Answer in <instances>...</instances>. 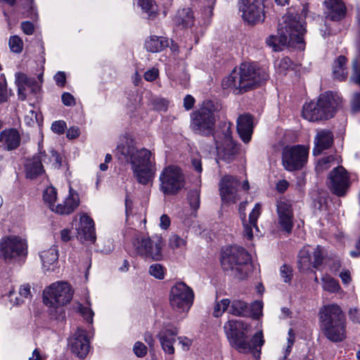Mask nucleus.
<instances>
[{"instance_id":"obj_3","label":"nucleus","mask_w":360,"mask_h":360,"mask_svg":"<svg viewBox=\"0 0 360 360\" xmlns=\"http://www.w3.org/2000/svg\"><path fill=\"white\" fill-rule=\"evenodd\" d=\"M341 103L342 98L337 93L326 92L321 94L316 102L305 103L302 115L310 122L328 120L334 116Z\"/></svg>"},{"instance_id":"obj_40","label":"nucleus","mask_w":360,"mask_h":360,"mask_svg":"<svg viewBox=\"0 0 360 360\" xmlns=\"http://www.w3.org/2000/svg\"><path fill=\"white\" fill-rule=\"evenodd\" d=\"M322 288L324 290L331 293L338 292L340 290L338 282L328 275L322 277Z\"/></svg>"},{"instance_id":"obj_28","label":"nucleus","mask_w":360,"mask_h":360,"mask_svg":"<svg viewBox=\"0 0 360 360\" xmlns=\"http://www.w3.org/2000/svg\"><path fill=\"white\" fill-rule=\"evenodd\" d=\"M325 14L328 18L338 21L346 13V6L342 0H326L324 1Z\"/></svg>"},{"instance_id":"obj_34","label":"nucleus","mask_w":360,"mask_h":360,"mask_svg":"<svg viewBox=\"0 0 360 360\" xmlns=\"http://www.w3.org/2000/svg\"><path fill=\"white\" fill-rule=\"evenodd\" d=\"M131 169L134 177L143 185L147 184L154 177L156 172L155 165L131 168Z\"/></svg>"},{"instance_id":"obj_53","label":"nucleus","mask_w":360,"mask_h":360,"mask_svg":"<svg viewBox=\"0 0 360 360\" xmlns=\"http://www.w3.org/2000/svg\"><path fill=\"white\" fill-rule=\"evenodd\" d=\"M295 342V333L293 332V330L290 328L288 330V346L284 352V356L283 358H287L288 356L290 354L292 347Z\"/></svg>"},{"instance_id":"obj_49","label":"nucleus","mask_w":360,"mask_h":360,"mask_svg":"<svg viewBox=\"0 0 360 360\" xmlns=\"http://www.w3.org/2000/svg\"><path fill=\"white\" fill-rule=\"evenodd\" d=\"M292 62L288 57H285L281 58L278 63L276 65V67L280 73L284 74L286 70L290 69L292 66Z\"/></svg>"},{"instance_id":"obj_13","label":"nucleus","mask_w":360,"mask_h":360,"mask_svg":"<svg viewBox=\"0 0 360 360\" xmlns=\"http://www.w3.org/2000/svg\"><path fill=\"white\" fill-rule=\"evenodd\" d=\"M239 11L249 24L261 22L264 19L263 0H239Z\"/></svg>"},{"instance_id":"obj_47","label":"nucleus","mask_w":360,"mask_h":360,"mask_svg":"<svg viewBox=\"0 0 360 360\" xmlns=\"http://www.w3.org/2000/svg\"><path fill=\"white\" fill-rule=\"evenodd\" d=\"M334 161V158L332 155L323 158L319 160L316 169L321 172L328 169L331 167V163Z\"/></svg>"},{"instance_id":"obj_56","label":"nucleus","mask_w":360,"mask_h":360,"mask_svg":"<svg viewBox=\"0 0 360 360\" xmlns=\"http://www.w3.org/2000/svg\"><path fill=\"white\" fill-rule=\"evenodd\" d=\"M66 124L64 121L59 120L54 122L51 125V129L53 132L61 134L64 132Z\"/></svg>"},{"instance_id":"obj_58","label":"nucleus","mask_w":360,"mask_h":360,"mask_svg":"<svg viewBox=\"0 0 360 360\" xmlns=\"http://www.w3.org/2000/svg\"><path fill=\"white\" fill-rule=\"evenodd\" d=\"M61 99H62L63 103L66 106H72V105H75V101L74 96L68 92L63 93L62 94Z\"/></svg>"},{"instance_id":"obj_8","label":"nucleus","mask_w":360,"mask_h":360,"mask_svg":"<svg viewBox=\"0 0 360 360\" xmlns=\"http://www.w3.org/2000/svg\"><path fill=\"white\" fill-rule=\"evenodd\" d=\"M194 294L191 288L184 283L174 285L169 292V304L177 314L187 313L193 302Z\"/></svg>"},{"instance_id":"obj_1","label":"nucleus","mask_w":360,"mask_h":360,"mask_svg":"<svg viewBox=\"0 0 360 360\" xmlns=\"http://www.w3.org/2000/svg\"><path fill=\"white\" fill-rule=\"evenodd\" d=\"M263 68L253 63H242L238 70H233L221 82L223 89L238 94L257 87L268 78Z\"/></svg>"},{"instance_id":"obj_15","label":"nucleus","mask_w":360,"mask_h":360,"mask_svg":"<svg viewBox=\"0 0 360 360\" xmlns=\"http://www.w3.org/2000/svg\"><path fill=\"white\" fill-rule=\"evenodd\" d=\"M298 259V266L300 270L308 271L311 267L317 269L322 263V248L319 245L315 248L305 246L300 251Z\"/></svg>"},{"instance_id":"obj_7","label":"nucleus","mask_w":360,"mask_h":360,"mask_svg":"<svg viewBox=\"0 0 360 360\" xmlns=\"http://www.w3.org/2000/svg\"><path fill=\"white\" fill-rule=\"evenodd\" d=\"M250 326L240 320L231 319L224 323V330L231 345L240 352L248 353L252 350L247 342V333Z\"/></svg>"},{"instance_id":"obj_22","label":"nucleus","mask_w":360,"mask_h":360,"mask_svg":"<svg viewBox=\"0 0 360 360\" xmlns=\"http://www.w3.org/2000/svg\"><path fill=\"white\" fill-rule=\"evenodd\" d=\"M319 315L321 326L345 320L342 310L337 304H330L322 307L319 310Z\"/></svg>"},{"instance_id":"obj_26","label":"nucleus","mask_w":360,"mask_h":360,"mask_svg":"<svg viewBox=\"0 0 360 360\" xmlns=\"http://www.w3.org/2000/svg\"><path fill=\"white\" fill-rule=\"evenodd\" d=\"M324 335L333 342H340L346 337L345 320L321 326Z\"/></svg>"},{"instance_id":"obj_52","label":"nucleus","mask_w":360,"mask_h":360,"mask_svg":"<svg viewBox=\"0 0 360 360\" xmlns=\"http://www.w3.org/2000/svg\"><path fill=\"white\" fill-rule=\"evenodd\" d=\"M78 310L87 321L89 323L93 322V316L94 314L90 307L79 305Z\"/></svg>"},{"instance_id":"obj_39","label":"nucleus","mask_w":360,"mask_h":360,"mask_svg":"<svg viewBox=\"0 0 360 360\" xmlns=\"http://www.w3.org/2000/svg\"><path fill=\"white\" fill-rule=\"evenodd\" d=\"M229 313L236 316H244L248 311V304L243 301L234 300L231 303Z\"/></svg>"},{"instance_id":"obj_31","label":"nucleus","mask_w":360,"mask_h":360,"mask_svg":"<svg viewBox=\"0 0 360 360\" xmlns=\"http://www.w3.org/2000/svg\"><path fill=\"white\" fill-rule=\"evenodd\" d=\"M79 205L78 194L70 188V195L65 200L58 204L55 207V212L60 214H69L72 213Z\"/></svg>"},{"instance_id":"obj_43","label":"nucleus","mask_w":360,"mask_h":360,"mask_svg":"<svg viewBox=\"0 0 360 360\" xmlns=\"http://www.w3.org/2000/svg\"><path fill=\"white\" fill-rule=\"evenodd\" d=\"M187 198L191 207L194 210H197L199 208L200 203V189L195 188L191 190L188 193Z\"/></svg>"},{"instance_id":"obj_30","label":"nucleus","mask_w":360,"mask_h":360,"mask_svg":"<svg viewBox=\"0 0 360 360\" xmlns=\"http://www.w3.org/2000/svg\"><path fill=\"white\" fill-rule=\"evenodd\" d=\"M154 159L150 150L146 148L137 149L136 153L131 156L129 161L131 168L143 167L145 166L155 165V162L152 160Z\"/></svg>"},{"instance_id":"obj_11","label":"nucleus","mask_w":360,"mask_h":360,"mask_svg":"<svg viewBox=\"0 0 360 360\" xmlns=\"http://www.w3.org/2000/svg\"><path fill=\"white\" fill-rule=\"evenodd\" d=\"M72 297L70 285L65 282H58L51 284L44 291L45 304L56 307L68 304Z\"/></svg>"},{"instance_id":"obj_23","label":"nucleus","mask_w":360,"mask_h":360,"mask_svg":"<svg viewBox=\"0 0 360 360\" xmlns=\"http://www.w3.org/2000/svg\"><path fill=\"white\" fill-rule=\"evenodd\" d=\"M77 238L82 242L94 243L96 240L94 221L86 214L80 217L79 223L77 227Z\"/></svg>"},{"instance_id":"obj_44","label":"nucleus","mask_w":360,"mask_h":360,"mask_svg":"<svg viewBox=\"0 0 360 360\" xmlns=\"http://www.w3.org/2000/svg\"><path fill=\"white\" fill-rule=\"evenodd\" d=\"M141 8L148 14L150 17H153L157 13V6L153 0H136Z\"/></svg>"},{"instance_id":"obj_6","label":"nucleus","mask_w":360,"mask_h":360,"mask_svg":"<svg viewBox=\"0 0 360 360\" xmlns=\"http://www.w3.org/2000/svg\"><path fill=\"white\" fill-rule=\"evenodd\" d=\"M159 181L160 191L165 195H176L186 185L181 169L174 165H168L162 169L159 175Z\"/></svg>"},{"instance_id":"obj_45","label":"nucleus","mask_w":360,"mask_h":360,"mask_svg":"<svg viewBox=\"0 0 360 360\" xmlns=\"http://www.w3.org/2000/svg\"><path fill=\"white\" fill-rule=\"evenodd\" d=\"M230 304L229 299H222L217 302L214 307L213 316L217 318L221 316L228 309Z\"/></svg>"},{"instance_id":"obj_14","label":"nucleus","mask_w":360,"mask_h":360,"mask_svg":"<svg viewBox=\"0 0 360 360\" xmlns=\"http://www.w3.org/2000/svg\"><path fill=\"white\" fill-rule=\"evenodd\" d=\"M240 181L237 177L224 175L219 182V191L224 203H236L240 198Z\"/></svg>"},{"instance_id":"obj_29","label":"nucleus","mask_w":360,"mask_h":360,"mask_svg":"<svg viewBox=\"0 0 360 360\" xmlns=\"http://www.w3.org/2000/svg\"><path fill=\"white\" fill-rule=\"evenodd\" d=\"M237 131L243 142L248 143L250 141L253 131L252 115L250 114H244L238 117Z\"/></svg>"},{"instance_id":"obj_46","label":"nucleus","mask_w":360,"mask_h":360,"mask_svg":"<svg viewBox=\"0 0 360 360\" xmlns=\"http://www.w3.org/2000/svg\"><path fill=\"white\" fill-rule=\"evenodd\" d=\"M9 47L14 53H20L23 49L22 40L18 36H13L9 39Z\"/></svg>"},{"instance_id":"obj_16","label":"nucleus","mask_w":360,"mask_h":360,"mask_svg":"<svg viewBox=\"0 0 360 360\" xmlns=\"http://www.w3.org/2000/svg\"><path fill=\"white\" fill-rule=\"evenodd\" d=\"M216 148L219 155L227 161L231 160L237 153V146L232 140L230 124L224 125L223 136L216 139Z\"/></svg>"},{"instance_id":"obj_17","label":"nucleus","mask_w":360,"mask_h":360,"mask_svg":"<svg viewBox=\"0 0 360 360\" xmlns=\"http://www.w3.org/2000/svg\"><path fill=\"white\" fill-rule=\"evenodd\" d=\"M329 187L337 195H344L349 186V176L342 167L333 169L329 174Z\"/></svg>"},{"instance_id":"obj_51","label":"nucleus","mask_w":360,"mask_h":360,"mask_svg":"<svg viewBox=\"0 0 360 360\" xmlns=\"http://www.w3.org/2000/svg\"><path fill=\"white\" fill-rule=\"evenodd\" d=\"M133 351L136 356L143 357L147 354V347L143 342H136L134 345Z\"/></svg>"},{"instance_id":"obj_24","label":"nucleus","mask_w":360,"mask_h":360,"mask_svg":"<svg viewBox=\"0 0 360 360\" xmlns=\"http://www.w3.org/2000/svg\"><path fill=\"white\" fill-rule=\"evenodd\" d=\"M15 82L18 86V96L22 101L26 98V89L36 94L40 90V86L34 78L28 77L22 72H17L15 75Z\"/></svg>"},{"instance_id":"obj_55","label":"nucleus","mask_w":360,"mask_h":360,"mask_svg":"<svg viewBox=\"0 0 360 360\" xmlns=\"http://www.w3.org/2000/svg\"><path fill=\"white\" fill-rule=\"evenodd\" d=\"M280 273L285 282H289L292 278V268L288 265H283L281 267Z\"/></svg>"},{"instance_id":"obj_41","label":"nucleus","mask_w":360,"mask_h":360,"mask_svg":"<svg viewBox=\"0 0 360 360\" xmlns=\"http://www.w3.org/2000/svg\"><path fill=\"white\" fill-rule=\"evenodd\" d=\"M264 342L263 335L262 332L257 333L252 339V343L248 344L252 348L251 352L248 353H252L255 358L259 357L260 351L257 349V347H260L263 345Z\"/></svg>"},{"instance_id":"obj_64","label":"nucleus","mask_w":360,"mask_h":360,"mask_svg":"<svg viewBox=\"0 0 360 360\" xmlns=\"http://www.w3.org/2000/svg\"><path fill=\"white\" fill-rule=\"evenodd\" d=\"M60 240L63 242L70 241L72 238L71 229L68 228L62 229L60 232Z\"/></svg>"},{"instance_id":"obj_27","label":"nucleus","mask_w":360,"mask_h":360,"mask_svg":"<svg viewBox=\"0 0 360 360\" xmlns=\"http://www.w3.org/2000/svg\"><path fill=\"white\" fill-rule=\"evenodd\" d=\"M333 142V134L332 131L328 129H320L316 132L314 137V147L313 154L314 155H320L322 151L329 148Z\"/></svg>"},{"instance_id":"obj_60","label":"nucleus","mask_w":360,"mask_h":360,"mask_svg":"<svg viewBox=\"0 0 360 360\" xmlns=\"http://www.w3.org/2000/svg\"><path fill=\"white\" fill-rule=\"evenodd\" d=\"M351 105L354 112H360V93L354 94Z\"/></svg>"},{"instance_id":"obj_4","label":"nucleus","mask_w":360,"mask_h":360,"mask_svg":"<svg viewBox=\"0 0 360 360\" xmlns=\"http://www.w3.org/2000/svg\"><path fill=\"white\" fill-rule=\"evenodd\" d=\"M304 32V25L301 22L295 18L287 17L283 25H280L278 36H269L266 41L274 51H278L280 45L297 46L299 49H303L302 37Z\"/></svg>"},{"instance_id":"obj_18","label":"nucleus","mask_w":360,"mask_h":360,"mask_svg":"<svg viewBox=\"0 0 360 360\" xmlns=\"http://www.w3.org/2000/svg\"><path fill=\"white\" fill-rule=\"evenodd\" d=\"M246 202H243L240 204L239 206V212L240 213L241 217L243 219V224L244 228V236L248 239L252 240L254 236V230L255 232H259L258 227L257 226V222L259 217L261 214L262 205L260 203L255 204L254 208L251 211L249 214V219L247 221L245 219V208Z\"/></svg>"},{"instance_id":"obj_12","label":"nucleus","mask_w":360,"mask_h":360,"mask_svg":"<svg viewBox=\"0 0 360 360\" xmlns=\"http://www.w3.org/2000/svg\"><path fill=\"white\" fill-rule=\"evenodd\" d=\"M215 123L213 112L202 107L191 114V129L196 133L208 135L212 133Z\"/></svg>"},{"instance_id":"obj_35","label":"nucleus","mask_w":360,"mask_h":360,"mask_svg":"<svg viewBox=\"0 0 360 360\" xmlns=\"http://www.w3.org/2000/svg\"><path fill=\"white\" fill-rule=\"evenodd\" d=\"M173 22L176 25L188 27L194 25L195 17L191 8H185L176 12L173 18Z\"/></svg>"},{"instance_id":"obj_2","label":"nucleus","mask_w":360,"mask_h":360,"mask_svg":"<svg viewBox=\"0 0 360 360\" xmlns=\"http://www.w3.org/2000/svg\"><path fill=\"white\" fill-rule=\"evenodd\" d=\"M221 265L224 271L240 280L246 278L252 269L250 255L238 246L223 250Z\"/></svg>"},{"instance_id":"obj_36","label":"nucleus","mask_w":360,"mask_h":360,"mask_svg":"<svg viewBox=\"0 0 360 360\" xmlns=\"http://www.w3.org/2000/svg\"><path fill=\"white\" fill-rule=\"evenodd\" d=\"M168 46V41L162 37L151 36L146 40L145 47L148 51L157 53Z\"/></svg>"},{"instance_id":"obj_20","label":"nucleus","mask_w":360,"mask_h":360,"mask_svg":"<svg viewBox=\"0 0 360 360\" xmlns=\"http://www.w3.org/2000/svg\"><path fill=\"white\" fill-rule=\"evenodd\" d=\"M47 160L50 158L41 151L28 159L25 165L26 177L33 179L42 174L44 172L42 163H48Z\"/></svg>"},{"instance_id":"obj_63","label":"nucleus","mask_w":360,"mask_h":360,"mask_svg":"<svg viewBox=\"0 0 360 360\" xmlns=\"http://www.w3.org/2000/svg\"><path fill=\"white\" fill-rule=\"evenodd\" d=\"M54 79L56 81V83L59 86H63L66 82V76L64 72H58L55 76Z\"/></svg>"},{"instance_id":"obj_19","label":"nucleus","mask_w":360,"mask_h":360,"mask_svg":"<svg viewBox=\"0 0 360 360\" xmlns=\"http://www.w3.org/2000/svg\"><path fill=\"white\" fill-rule=\"evenodd\" d=\"M278 223L281 229L290 233L293 227V212L290 202L287 200H281L276 205Z\"/></svg>"},{"instance_id":"obj_21","label":"nucleus","mask_w":360,"mask_h":360,"mask_svg":"<svg viewBox=\"0 0 360 360\" xmlns=\"http://www.w3.org/2000/svg\"><path fill=\"white\" fill-rule=\"evenodd\" d=\"M69 345L72 353L79 358H84L89 350V340L86 337V331L77 328L70 338Z\"/></svg>"},{"instance_id":"obj_5","label":"nucleus","mask_w":360,"mask_h":360,"mask_svg":"<svg viewBox=\"0 0 360 360\" xmlns=\"http://www.w3.org/2000/svg\"><path fill=\"white\" fill-rule=\"evenodd\" d=\"M27 241L17 235H8L0 240V258L11 263L22 262L27 255Z\"/></svg>"},{"instance_id":"obj_42","label":"nucleus","mask_w":360,"mask_h":360,"mask_svg":"<svg viewBox=\"0 0 360 360\" xmlns=\"http://www.w3.org/2000/svg\"><path fill=\"white\" fill-rule=\"evenodd\" d=\"M44 200L49 204L50 209L55 212V207L56 205H54L57 198L56 190L53 186H49L46 188L43 194Z\"/></svg>"},{"instance_id":"obj_33","label":"nucleus","mask_w":360,"mask_h":360,"mask_svg":"<svg viewBox=\"0 0 360 360\" xmlns=\"http://www.w3.org/2000/svg\"><path fill=\"white\" fill-rule=\"evenodd\" d=\"M178 334L176 328H165L159 335L160 341L163 350L168 354H173L174 348L175 336Z\"/></svg>"},{"instance_id":"obj_59","label":"nucleus","mask_w":360,"mask_h":360,"mask_svg":"<svg viewBox=\"0 0 360 360\" xmlns=\"http://www.w3.org/2000/svg\"><path fill=\"white\" fill-rule=\"evenodd\" d=\"M21 28L25 34L31 35L34 31V25L30 21H24L21 23Z\"/></svg>"},{"instance_id":"obj_37","label":"nucleus","mask_w":360,"mask_h":360,"mask_svg":"<svg viewBox=\"0 0 360 360\" xmlns=\"http://www.w3.org/2000/svg\"><path fill=\"white\" fill-rule=\"evenodd\" d=\"M136 150L133 141L129 139L123 140L116 148L117 154L122 155L123 158L129 160V161L131 160V156L136 153Z\"/></svg>"},{"instance_id":"obj_32","label":"nucleus","mask_w":360,"mask_h":360,"mask_svg":"<svg viewBox=\"0 0 360 360\" xmlns=\"http://www.w3.org/2000/svg\"><path fill=\"white\" fill-rule=\"evenodd\" d=\"M39 256L43 269L45 271L53 270L56 267L58 258L56 247L52 246L47 250L41 251Z\"/></svg>"},{"instance_id":"obj_10","label":"nucleus","mask_w":360,"mask_h":360,"mask_svg":"<svg viewBox=\"0 0 360 360\" xmlns=\"http://www.w3.org/2000/svg\"><path fill=\"white\" fill-rule=\"evenodd\" d=\"M137 255L159 261L162 259V238L160 236L152 238L139 237L133 243Z\"/></svg>"},{"instance_id":"obj_62","label":"nucleus","mask_w":360,"mask_h":360,"mask_svg":"<svg viewBox=\"0 0 360 360\" xmlns=\"http://www.w3.org/2000/svg\"><path fill=\"white\" fill-rule=\"evenodd\" d=\"M349 319L354 323H360V309L352 308L349 311Z\"/></svg>"},{"instance_id":"obj_57","label":"nucleus","mask_w":360,"mask_h":360,"mask_svg":"<svg viewBox=\"0 0 360 360\" xmlns=\"http://www.w3.org/2000/svg\"><path fill=\"white\" fill-rule=\"evenodd\" d=\"M159 71L157 68H153L144 73V79L148 82H153L157 79Z\"/></svg>"},{"instance_id":"obj_50","label":"nucleus","mask_w":360,"mask_h":360,"mask_svg":"<svg viewBox=\"0 0 360 360\" xmlns=\"http://www.w3.org/2000/svg\"><path fill=\"white\" fill-rule=\"evenodd\" d=\"M186 244V240L177 235H172L169 238V245L172 248H180L184 247Z\"/></svg>"},{"instance_id":"obj_9","label":"nucleus","mask_w":360,"mask_h":360,"mask_svg":"<svg viewBox=\"0 0 360 360\" xmlns=\"http://www.w3.org/2000/svg\"><path fill=\"white\" fill-rule=\"evenodd\" d=\"M309 147L304 145L286 146L282 152V164L290 172L301 169L307 162Z\"/></svg>"},{"instance_id":"obj_38","label":"nucleus","mask_w":360,"mask_h":360,"mask_svg":"<svg viewBox=\"0 0 360 360\" xmlns=\"http://www.w3.org/2000/svg\"><path fill=\"white\" fill-rule=\"evenodd\" d=\"M346 63L347 59L343 56H340L334 62L333 75L336 79L343 80L347 77V71L345 68Z\"/></svg>"},{"instance_id":"obj_54","label":"nucleus","mask_w":360,"mask_h":360,"mask_svg":"<svg viewBox=\"0 0 360 360\" xmlns=\"http://www.w3.org/2000/svg\"><path fill=\"white\" fill-rule=\"evenodd\" d=\"M263 303L261 301H255L251 306L252 316L255 319H258L262 314Z\"/></svg>"},{"instance_id":"obj_48","label":"nucleus","mask_w":360,"mask_h":360,"mask_svg":"<svg viewBox=\"0 0 360 360\" xmlns=\"http://www.w3.org/2000/svg\"><path fill=\"white\" fill-rule=\"evenodd\" d=\"M149 273L151 276L158 279H163L165 271L163 266L160 264H154L150 266Z\"/></svg>"},{"instance_id":"obj_61","label":"nucleus","mask_w":360,"mask_h":360,"mask_svg":"<svg viewBox=\"0 0 360 360\" xmlns=\"http://www.w3.org/2000/svg\"><path fill=\"white\" fill-rule=\"evenodd\" d=\"M8 97L6 82H0V104L7 101Z\"/></svg>"},{"instance_id":"obj_25","label":"nucleus","mask_w":360,"mask_h":360,"mask_svg":"<svg viewBox=\"0 0 360 360\" xmlns=\"http://www.w3.org/2000/svg\"><path fill=\"white\" fill-rule=\"evenodd\" d=\"M20 141L21 136L16 129H4L0 133V150H14L20 146Z\"/></svg>"}]
</instances>
